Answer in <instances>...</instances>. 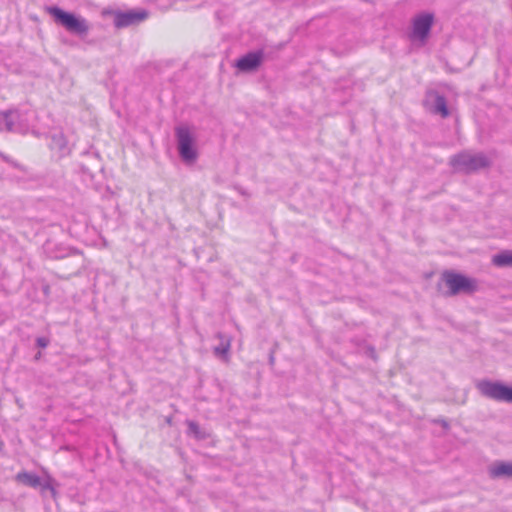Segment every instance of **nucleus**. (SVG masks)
Wrapping results in <instances>:
<instances>
[{"instance_id":"11","label":"nucleus","mask_w":512,"mask_h":512,"mask_svg":"<svg viewBox=\"0 0 512 512\" xmlns=\"http://www.w3.org/2000/svg\"><path fill=\"white\" fill-rule=\"evenodd\" d=\"M17 481L30 485V486H38L40 483L39 477L36 475L27 473V472H20L16 476Z\"/></svg>"},{"instance_id":"6","label":"nucleus","mask_w":512,"mask_h":512,"mask_svg":"<svg viewBox=\"0 0 512 512\" xmlns=\"http://www.w3.org/2000/svg\"><path fill=\"white\" fill-rule=\"evenodd\" d=\"M148 14L144 10L116 12L114 14V24L117 28H125L137 24L147 18Z\"/></svg>"},{"instance_id":"13","label":"nucleus","mask_w":512,"mask_h":512,"mask_svg":"<svg viewBox=\"0 0 512 512\" xmlns=\"http://www.w3.org/2000/svg\"><path fill=\"white\" fill-rule=\"evenodd\" d=\"M37 344H38L39 347L45 348L48 345V340L46 338H38L37 339Z\"/></svg>"},{"instance_id":"4","label":"nucleus","mask_w":512,"mask_h":512,"mask_svg":"<svg viewBox=\"0 0 512 512\" xmlns=\"http://www.w3.org/2000/svg\"><path fill=\"white\" fill-rule=\"evenodd\" d=\"M453 165L459 170L471 172L487 167L489 165V161L487 157L482 154L472 155L464 153L453 159Z\"/></svg>"},{"instance_id":"14","label":"nucleus","mask_w":512,"mask_h":512,"mask_svg":"<svg viewBox=\"0 0 512 512\" xmlns=\"http://www.w3.org/2000/svg\"><path fill=\"white\" fill-rule=\"evenodd\" d=\"M188 425H189V428H190L191 431H193L194 433H197V431H198L197 424H195L194 422H189Z\"/></svg>"},{"instance_id":"8","label":"nucleus","mask_w":512,"mask_h":512,"mask_svg":"<svg viewBox=\"0 0 512 512\" xmlns=\"http://www.w3.org/2000/svg\"><path fill=\"white\" fill-rule=\"evenodd\" d=\"M262 61V54L249 53L237 61V68L241 71H251L256 69Z\"/></svg>"},{"instance_id":"15","label":"nucleus","mask_w":512,"mask_h":512,"mask_svg":"<svg viewBox=\"0 0 512 512\" xmlns=\"http://www.w3.org/2000/svg\"><path fill=\"white\" fill-rule=\"evenodd\" d=\"M227 350H228V347H227V348H224V349H219V348H217L215 351H216V353H222V354H225V353L227 352Z\"/></svg>"},{"instance_id":"2","label":"nucleus","mask_w":512,"mask_h":512,"mask_svg":"<svg viewBox=\"0 0 512 512\" xmlns=\"http://www.w3.org/2000/svg\"><path fill=\"white\" fill-rule=\"evenodd\" d=\"M47 11L57 22L72 33L84 35L89 30V26L83 18L76 17L74 14L65 12L58 7H49Z\"/></svg>"},{"instance_id":"7","label":"nucleus","mask_w":512,"mask_h":512,"mask_svg":"<svg viewBox=\"0 0 512 512\" xmlns=\"http://www.w3.org/2000/svg\"><path fill=\"white\" fill-rule=\"evenodd\" d=\"M433 22V16L425 14L417 17L413 24V38L423 41L431 28Z\"/></svg>"},{"instance_id":"9","label":"nucleus","mask_w":512,"mask_h":512,"mask_svg":"<svg viewBox=\"0 0 512 512\" xmlns=\"http://www.w3.org/2000/svg\"><path fill=\"white\" fill-rule=\"evenodd\" d=\"M490 475L494 478H512V462H497L490 468Z\"/></svg>"},{"instance_id":"5","label":"nucleus","mask_w":512,"mask_h":512,"mask_svg":"<svg viewBox=\"0 0 512 512\" xmlns=\"http://www.w3.org/2000/svg\"><path fill=\"white\" fill-rule=\"evenodd\" d=\"M178 146L181 157L187 162L195 161L196 150L193 148V138L188 127L180 126L176 129Z\"/></svg>"},{"instance_id":"16","label":"nucleus","mask_w":512,"mask_h":512,"mask_svg":"<svg viewBox=\"0 0 512 512\" xmlns=\"http://www.w3.org/2000/svg\"><path fill=\"white\" fill-rule=\"evenodd\" d=\"M2 447H3V443H2V442H0V450L2 449Z\"/></svg>"},{"instance_id":"12","label":"nucleus","mask_w":512,"mask_h":512,"mask_svg":"<svg viewBox=\"0 0 512 512\" xmlns=\"http://www.w3.org/2000/svg\"><path fill=\"white\" fill-rule=\"evenodd\" d=\"M435 110L443 117H447L449 112L447 109L446 101L442 96H437L435 101Z\"/></svg>"},{"instance_id":"1","label":"nucleus","mask_w":512,"mask_h":512,"mask_svg":"<svg viewBox=\"0 0 512 512\" xmlns=\"http://www.w3.org/2000/svg\"><path fill=\"white\" fill-rule=\"evenodd\" d=\"M442 280L448 288L450 295H457L459 293L471 294L478 288L475 279L453 271H444L442 273Z\"/></svg>"},{"instance_id":"3","label":"nucleus","mask_w":512,"mask_h":512,"mask_svg":"<svg viewBox=\"0 0 512 512\" xmlns=\"http://www.w3.org/2000/svg\"><path fill=\"white\" fill-rule=\"evenodd\" d=\"M477 388L482 395L497 401L511 402L512 388L501 383L480 381Z\"/></svg>"},{"instance_id":"10","label":"nucleus","mask_w":512,"mask_h":512,"mask_svg":"<svg viewBox=\"0 0 512 512\" xmlns=\"http://www.w3.org/2000/svg\"><path fill=\"white\" fill-rule=\"evenodd\" d=\"M492 264L497 267H512V250H504L494 255Z\"/></svg>"}]
</instances>
